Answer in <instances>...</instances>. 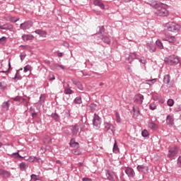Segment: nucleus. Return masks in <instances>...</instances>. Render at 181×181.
Wrapping results in <instances>:
<instances>
[{"label": "nucleus", "mask_w": 181, "mask_h": 181, "mask_svg": "<svg viewBox=\"0 0 181 181\" xmlns=\"http://www.w3.org/2000/svg\"><path fill=\"white\" fill-rule=\"evenodd\" d=\"M147 5H150L151 8L155 9V13L158 16H169V11H168V6L159 3L155 0L146 1Z\"/></svg>", "instance_id": "f257e3e1"}, {"label": "nucleus", "mask_w": 181, "mask_h": 181, "mask_svg": "<svg viewBox=\"0 0 181 181\" xmlns=\"http://www.w3.org/2000/svg\"><path fill=\"white\" fill-rule=\"evenodd\" d=\"M164 62L167 64H170V66H175L180 63V59H179V57L176 55H170L168 57H165Z\"/></svg>", "instance_id": "f03ea898"}, {"label": "nucleus", "mask_w": 181, "mask_h": 181, "mask_svg": "<svg viewBox=\"0 0 181 181\" xmlns=\"http://www.w3.org/2000/svg\"><path fill=\"white\" fill-rule=\"evenodd\" d=\"M180 25L175 22H170L167 24V29L169 32H179V30H180Z\"/></svg>", "instance_id": "7ed1b4c3"}, {"label": "nucleus", "mask_w": 181, "mask_h": 181, "mask_svg": "<svg viewBox=\"0 0 181 181\" xmlns=\"http://www.w3.org/2000/svg\"><path fill=\"white\" fill-rule=\"evenodd\" d=\"M93 125L95 128L98 129L101 127V117L98 116L97 114H94L93 119Z\"/></svg>", "instance_id": "20e7f679"}, {"label": "nucleus", "mask_w": 181, "mask_h": 181, "mask_svg": "<svg viewBox=\"0 0 181 181\" xmlns=\"http://www.w3.org/2000/svg\"><path fill=\"white\" fill-rule=\"evenodd\" d=\"M106 177H107V180H110V181L118 180V177H117V175H115V173L112 172L110 170H107L106 172Z\"/></svg>", "instance_id": "39448f33"}, {"label": "nucleus", "mask_w": 181, "mask_h": 181, "mask_svg": "<svg viewBox=\"0 0 181 181\" xmlns=\"http://www.w3.org/2000/svg\"><path fill=\"white\" fill-rule=\"evenodd\" d=\"M32 26H33V23L30 21H25L20 25V28L23 30H27V29H30Z\"/></svg>", "instance_id": "423d86ee"}, {"label": "nucleus", "mask_w": 181, "mask_h": 181, "mask_svg": "<svg viewBox=\"0 0 181 181\" xmlns=\"http://www.w3.org/2000/svg\"><path fill=\"white\" fill-rule=\"evenodd\" d=\"M105 131L109 132V134H114V126L111 124V123L105 122Z\"/></svg>", "instance_id": "0eeeda50"}, {"label": "nucleus", "mask_w": 181, "mask_h": 181, "mask_svg": "<svg viewBox=\"0 0 181 181\" xmlns=\"http://www.w3.org/2000/svg\"><path fill=\"white\" fill-rule=\"evenodd\" d=\"M136 169L138 172H139L140 173H144V174L148 173V171L149 170V168H148V166L145 165H137Z\"/></svg>", "instance_id": "6e6552de"}, {"label": "nucleus", "mask_w": 181, "mask_h": 181, "mask_svg": "<svg viewBox=\"0 0 181 181\" xmlns=\"http://www.w3.org/2000/svg\"><path fill=\"white\" fill-rule=\"evenodd\" d=\"M0 176H1V177H3L4 179H8V177H11V172L1 168L0 169Z\"/></svg>", "instance_id": "1a4fd4ad"}, {"label": "nucleus", "mask_w": 181, "mask_h": 181, "mask_svg": "<svg viewBox=\"0 0 181 181\" xmlns=\"http://www.w3.org/2000/svg\"><path fill=\"white\" fill-rule=\"evenodd\" d=\"M177 155V148H172L168 151V158H170L172 159V158H174V156H176Z\"/></svg>", "instance_id": "9d476101"}, {"label": "nucleus", "mask_w": 181, "mask_h": 181, "mask_svg": "<svg viewBox=\"0 0 181 181\" xmlns=\"http://www.w3.org/2000/svg\"><path fill=\"white\" fill-rule=\"evenodd\" d=\"M125 173L127 175L128 177H135V171L132 169V168H126Z\"/></svg>", "instance_id": "9b49d317"}, {"label": "nucleus", "mask_w": 181, "mask_h": 181, "mask_svg": "<svg viewBox=\"0 0 181 181\" xmlns=\"http://www.w3.org/2000/svg\"><path fill=\"white\" fill-rule=\"evenodd\" d=\"M162 40L165 42H168L169 43H175V42H176V37L175 36H172V35H168L165 37H163Z\"/></svg>", "instance_id": "f8f14e48"}, {"label": "nucleus", "mask_w": 181, "mask_h": 181, "mask_svg": "<svg viewBox=\"0 0 181 181\" xmlns=\"http://www.w3.org/2000/svg\"><path fill=\"white\" fill-rule=\"evenodd\" d=\"M134 103L136 104H142L144 103V95L141 93H139L134 97Z\"/></svg>", "instance_id": "ddd939ff"}, {"label": "nucleus", "mask_w": 181, "mask_h": 181, "mask_svg": "<svg viewBox=\"0 0 181 181\" xmlns=\"http://www.w3.org/2000/svg\"><path fill=\"white\" fill-rule=\"evenodd\" d=\"M166 124L168 125V127H172L173 125H175V119L173 118V116L169 115L166 117Z\"/></svg>", "instance_id": "4468645a"}, {"label": "nucleus", "mask_w": 181, "mask_h": 181, "mask_svg": "<svg viewBox=\"0 0 181 181\" xmlns=\"http://www.w3.org/2000/svg\"><path fill=\"white\" fill-rule=\"evenodd\" d=\"M1 30H9L10 32H12V30H13V25L6 23L1 25Z\"/></svg>", "instance_id": "2eb2a0df"}, {"label": "nucleus", "mask_w": 181, "mask_h": 181, "mask_svg": "<svg viewBox=\"0 0 181 181\" xmlns=\"http://www.w3.org/2000/svg\"><path fill=\"white\" fill-rule=\"evenodd\" d=\"M71 134H72V136H76L77 134H78V124H75L71 126Z\"/></svg>", "instance_id": "dca6fc26"}, {"label": "nucleus", "mask_w": 181, "mask_h": 181, "mask_svg": "<svg viewBox=\"0 0 181 181\" xmlns=\"http://www.w3.org/2000/svg\"><path fill=\"white\" fill-rule=\"evenodd\" d=\"M135 59H138V55L135 53H130L129 57H127V60L129 61V63H132Z\"/></svg>", "instance_id": "f3484780"}, {"label": "nucleus", "mask_w": 181, "mask_h": 181, "mask_svg": "<svg viewBox=\"0 0 181 181\" xmlns=\"http://www.w3.org/2000/svg\"><path fill=\"white\" fill-rule=\"evenodd\" d=\"M146 47L149 49V52H151V53H153V52H156V47L155 46V45L152 43H147Z\"/></svg>", "instance_id": "a211bd4d"}, {"label": "nucleus", "mask_w": 181, "mask_h": 181, "mask_svg": "<svg viewBox=\"0 0 181 181\" xmlns=\"http://www.w3.org/2000/svg\"><path fill=\"white\" fill-rule=\"evenodd\" d=\"M20 170L26 171V169L29 168V165L25 162H22L19 165Z\"/></svg>", "instance_id": "6ab92c4d"}, {"label": "nucleus", "mask_w": 181, "mask_h": 181, "mask_svg": "<svg viewBox=\"0 0 181 181\" xmlns=\"http://www.w3.org/2000/svg\"><path fill=\"white\" fill-rule=\"evenodd\" d=\"M33 35H23L22 36V39L24 42H28V40H33Z\"/></svg>", "instance_id": "aec40b11"}, {"label": "nucleus", "mask_w": 181, "mask_h": 181, "mask_svg": "<svg viewBox=\"0 0 181 181\" xmlns=\"http://www.w3.org/2000/svg\"><path fill=\"white\" fill-rule=\"evenodd\" d=\"M6 21L12 22L13 23H16V22H18V21H19V18L12 17L11 16H9L6 18Z\"/></svg>", "instance_id": "412c9836"}, {"label": "nucleus", "mask_w": 181, "mask_h": 181, "mask_svg": "<svg viewBox=\"0 0 181 181\" xmlns=\"http://www.w3.org/2000/svg\"><path fill=\"white\" fill-rule=\"evenodd\" d=\"M35 33H37V35H39L40 36H41L42 37H46V35H47V33H46V31H43L42 30H36L35 31Z\"/></svg>", "instance_id": "4be33fe9"}, {"label": "nucleus", "mask_w": 181, "mask_h": 181, "mask_svg": "<svg viewBox=\"0 0 181 181\" xmlns=\"http://www.w3.org/2000/svg\"><path fill=\"white\" fill-rule=\"evenodd\" d=\"M64 93L67 95L73 94L74 91L71 90V88H66V86H64Z\"/></svg>", "instance_id": "5701e85b"}, {"label": "nucleus", "mask_w": 181, "mask_h": 181, "mask_svg": "<svg viewBox=\"0 0 181 181\" xmlns=\"http://www.w3.org/2000/svg\"><path fill=\"white\" fill-rule=\"evenodd\" d=\"M93 4L96 6H100V8H101V9H104V8H105L104 4H103L101 2V1H100V0H94Z\"/></svg>", "instance_id": "b1692460"}, {"label": "nucleus", "mask_w": 181, "mask_h": 181, "mask_svg": "<svg viewBox=\"0 0 181 181\" xmlns=\"http://www.w3.org/2000/svg\"><path fill=\"white\" fill-rule=\"evenodd\" d=\"M9 105H11L9 101L3 103L1 106L3 111H8L9 110Z\"/></svg>", "instance_id": "393cba45"}, {"label": "nucleus", "mask_w": 181, "mask_h": 181, "mask_svg": "<svg viewBox=\"0 0 181 181\" xmlns=\"http://www.w3.org/2000/svg\"><path fill=\"white\" fill-rule=\"evenodd\" d=\"M163 83L164 84H169L170 83V75L166 74L163 77Z\"/></svg>", "instance_id": "a878e982"}, {"label": "nucleus", "mask_w": 181, "mask_h": 181, "mask_svg": "<svg viewBox=\"0 0 181 181\" xmlns=\"http://www.w3.org/2000/svg\"><path fill=\"white\" fill-rule=\"evenodd\" d=\"M158 127L159 126H158V124H155L154 122H151L148 123V128L151 129H158Z\"/></svg>", "instance_id": "bb28decb"}, {"label": "nucleus", "mask_w": 181, "mask_h": 181, "mask_svg": "<svg viewBox=\"0 0 181 181\" xmlns=\"http://www.w3.org/2000/svg\"><path fill=\"white\" fill-rule=\"evenodd\" d=\"M113 152L114 153H118V152H119V148H118V144H117L116 140H115V144L113 146Z\"/></svg>", "instance_id": "cd10ccee"}, {"label": "nucleus", "mask_w": 181, "mask_h": 181, "mask_svg": "<svg viewBox=\"0 0 181 181\" xmlns=\"http://www.w3.org/2000/svg\"><path fill=\"white\" fill-rule=\"evenodd\" d=\"M29 162H39V160H40V158H37V157H35V156H30L28 158Z\"/></svg>", "instance_id": "c85d7f7f"}, {"label": "nucleus", "mask_w": 181, "mask_h": 181, "mask_svg": "<svg viewBox=\"0 0 181 181\" xmlns=\"http://www.w3.org/2000/svg\"><path fill=\"white\" fill-rule=\"evenodd\" d=\"M102 40L104 43H107V45H110L111 43V40L107 36H103Z\"/></svg>", "instance_id": "c756f323"}, {"label": "nucleus", "mask_w": 181, "mask_h": 181, "mask_svg": "<svg viewBox=\"0 0 181 181\" xmlns=\"http://www.w3.org/2000/svg\"><path fill=\"white\" fill-rule=\"evenodd\" d=\"M156 81H157L156 78L146 80V84H148V86H152L153 84H155V83H156Z\"/></svg>", "instance_id": "7c9ffc66"}, {"label": "nucleus", "mask_w": 181, "mask_h": 181, "mask_svg": "<svg viewBox=\"0 0 181 181\" xmlns=\"http://www.w3.org/2000/svg\"><path fill=\"white\" fill-rule=\"evenodd\" d=\"M156 46L160 48V49H164L163 44L160 40H157L156 42Z\"/></svg>", "instance_id": "2f4dec72"}, {"label": "nucleus", "mask_w": 181, "mask_h": 181, "mask_svg": "<svg viewBox=\"0 0 181 181\" xmlns=\"http://www.w3.org/2000/svg\"><path fill=\"white\" fill-rule=\"evenodd\" d=\"M74 104H81V103H83V100H81V98L80 96H78L74 100Z\"/></svg>", "instance_id": "473e14b6"}, {"label": "nucleus", "mask_w": 181, "mask_h": 181, "mask_svg": "<svg viewBox=\"0 0 181 181\" xmlns=\"http://www.w3.org/2000/svg\"><path fill=\"white\" fill-rule=\"evenodd\" d=\"M6 87H7V85L5 81L0 82L1 90H2L4 91V90H5V88H6Z\"/></svg>", "instance_id": "72a5a7b5"}, {"label": "nucleus", "mask_w": 181, "mask_h": 181, "mask_svg": "<svg viewBox=\"0 0 181 181\" xmlns=\"http://www.w3.org/2000/svg\"><path fill=\"white\" fill-rule=\"evenodd\" d=\"M52 118H53V119H54L55 121H59V119H60V118L59 117V115H57V113H52L51 115Z\"/></svg>", "instance_id": "f704fd0d"}, {"label": "nucleus", "mask_w": 181, "mask_h": 181, "mask_svg": "<svg viewBox=\"0 0 181 181\" xmlns=\"http://www.w3.org/2000/svg\"><path fill=\"white\" fill-rule=\"evenodd\" d=\"M19 71H16V74L14 76V80H22V76H21V74H19Z\"/></svg>", "instance_id": "c9c22d12"}, {"label": "nucleus", "mask_w": 181, "mask_h": 181, "mask_svg": "<svg viewBox=\"0 0 181 181\" xmlns=\"http://www.w3.org/2000/svg\"><path fill=\"white\" fill-rule=\"evenodd\" d=\"M141 135L144 138H146V136H149V132H148L146 129H144L141 132Z\"/></svg>", "instance_id": "e433bc0d"}, {"label": "nucleus", "mask_w": 181, "mask_h": 181, "mask_svg": "<svg viewBox=\"0 0 181 181\" xmlns=\"http://www.w3.org/2000/svg\"><path fill=\"white\" fill-rule=\"evenodd\" d=\"M167 104L169 107H173L175 104V100H173V99H169L167 102Z\"/></svg>", "instance_id": "4c0bfd02"}, {"label": "nucleus", "mask_w": 181, "mask_h": 181, "mask_svg": "<svg viewBox=\"0 0 181 181\" xmlns=\"http://www.w3.org/2000/svg\"><path fill=\"white\" fill-rule=\"evenodd\" d=\"M7 38L6 37H2L0 38V45H5L6 43Z\"/></svg>", "instance_id": "58836bf2"}, {"label": "nucleus", "mask_w": 181, "mask_h": 181, "mask_svg": "<svg viewBox=\"0 0 181 181\" xmlns=\"http://www.w3.org/2000/svg\"><path fill=\"white\" fill-rule=\"evenodd\" d=\"M115 117L117 122H121V117L119 116V113H118V112H115Z\"/></svg>", "instance_id": "ea45409f"}, {"label": "nucleus", "mask_w": 181, "mask_h": 181, "mask_svg": "<svg viewBox=\"0 0 181 181\" xmlns=\"http://www.w3.org/2000/svg\"><path fill=\"white\" fill-rule=\"evenodd\" d=\"M48 80L49 81H53V80H56V78L54 77V75L53 74H50L48 76Z\"/></svg>", "instance_id": "a19ab883"}, {"label": "nucleus", "mask_w": 181, "mask_h": 181, "mask_svg": "<svg viewBox=\"0 0 181 181\" xmlns=\"http://www.w3.org/2000/svg\"><path fill=\"white\" fill-rule=\"evenodd\" d=\"M54 69H59V67H60V69H62V70H64V66H63V65H59L58 64H55L54 65Z\"/></svg>", "instance_id": "79ce46f5"}, {"label": "nucleus", "mask_w": 181, "mask_h": 181, "mask_svg": "<svg viewBox=\"0 0 181 181\" xmlns=\"http://www.w3.org/2000/svg\"><path fill=\"white\" fill-rule=\"evenodd\" d=\"M30 177H31V180H33V181L39 180V179H37V175H36L35 174L31 175Z\"/></svg>", "instance_id": "37998d69"}, {"label": "nucleus", "mask_w": 181, "mask_h": 181, "mask_svg": "<svg viewBox=\"0 0 181 181\" xmlns=\"http://www.w3.org/2000/svg\"><path fill=\"white\" fill-rule=\"evenodd\" d=\"M140 63H142V64H146V59L145 58H138L137 59Z\"/></svg>", "instance_id": "c03bdc74"}, {"label": "nucleus", "mask_w": 181, "mask_h": 181, "mask_svg": "<svg viewBox=\"0 0 181 181\" xmlns=\"http://www.w3.org/2000/svg\"><path fill=\"white\" fill-rule=\"evenodd\" d=\"M77 88H78V90H81V91H83V90H84V87H83V84L81 83V82L78 83V86H76Z\"/></svg>", "instance_id": "a18cd8bd"}, {"label": "nucleus", "mask_w": 181, "mask_h": 181, "mask_svg": "<svg viewBox=\"0 0 181 181\" xmlns=\"http://www.w3.org/2000/svg\"><path fill=\"white\" fill-rule=\"evenodd\" d=\"M31 67L30 65H27L24 67V73H28L29 70H30Z\"/></svg>", "instance_id": "49530a36"}, {"label": "nucleus", "mask_w": 181, "mask_h": 181, "mask_svg": "<svg viewBox=\"0 0 181 181\" xmlns=\"http://www.w3.org/2000/svg\"><path fill=\"white\" fill-rule=\"evenodd\" d=\"M69 145H70V146H74V145H77V142H76V141L74 140V139H71V141H70Z\"/></svg>", "instance_id": "de8ad7c7"}, {"label": "nucleus", "mask_w": 181, "mask_h": 181, "mask_svg": "<svg viewBox=\"0 0 181 181\" xmlns=\"http://www.w3.org/2000/svg\"><path fill=\"white\" fill-rule=\"evenodd\" d=\"M149 108H150V110H152V111H153V110H156V105H155L153 104H150Z\"/></svg>", "instance_id": "09e8293b"}, {"label": "nucleus", "mask_w": 181, "mask_h": 181, "mask_svg": "<svg viewBox=\"0 0 181 181\" xmlns=\"http://www.w3.org/2000/svg\"><path fill=\"white\" fill-rule=\"evenodd\" d=\"M40 103H45V95H41L40 97Z\"/></svg>", "instance_id": "8fccbe9b"}, {"label": "nucleus", "mask_w": 181, "mask_h": 181, "mask_svg": "<svg viewBox=\"0 0 181 181\" xmlns=\"http://www.w3.org/2000/svg\"><path fill=\"white\" fill-rule=\"evenodd\" d=\"M17 155V158H23L22 157L20 154H19V152H16V153H13L11 156L13 158V156H16Z\"/></svg>", "instance_id": "3c124183"}, {"label": "nucleus", "mask_w": 181, "mask_h": 181, "mask_svg": "<svg viewBox=\"0 0 181 181\" xmlns=\"http://www.w3.org/2000/svg\"><path fill=\"white\" fill-rule=\"evenodd\" d=\"M71 81L74 86H78V84L80 83V81L76 80V79H71Z\"/></svg>", "instance_id": "603ef678"}, {"label": "nucleus", "mask_w": 181, "mask_h": 181, "mask_svg": "<svg viewBox=\"0 0 181 181\" xmlns=\"http://www.w3.org/2000/svg\"><path fill=\"white\" fill-rule=\"evenodd\" d=\"M99 28H100V33L103 34L105 32V29L104 28V26H101Z\"/></svg>", "instance_id": "864d4df0"}, {"label": "nucleus", "mask_w": 181, "mask_h": 181, "mask_svg": "<svg viewBox=\"0 0 181 181\" xmlns=\"http://www.w3.org/2000/svg\"><path fill=\"white\" fill-rule=\"evenodd\" d=\"M20 57H21V62H23V60L25 59V58L26 57V54H20Z\"/></svg>", "instance_id": "5fc2aeb1"}, {"label": "nucleus", "mask_w": 181, "mask_h": 181, "mask_svg": "<svg viewBox=\"0 0 181 181\" xmlns=\"http://www.w3.org/2000/svg\"><path fill=\"white\" fill-rule=\"evenodd\" d=\"M177 165L179 168H181V156H180L177 159Z\"/></svg>", "instance_id": "6e6d98bb"}, {"label": "nucleus", "mask_w": 181, "mask_h": 181, "mask_svg": "<svg viewBox=\"0 0 181 181\" xmlns=\"http://www.w3.org/2000/svg\"><path fill=\"white\" fill-rule=\"evenodd\" d=\"M31 115L33 118H36V117H37V113H36V112H33L31 113Z\"/></svg>", "instance_id": "4d7b16f0"}, {"label": "nucleus", "mask_w": 181, "mask_h": 181, "mask_svg": "<svg viewBox=\"0 0 181 181\" xmlns=\"http://www.w3.org/2000/svg\"><path fill=\"white\" fill-rule=\"evenodd\" d=\"M83 181H93V180H91V178H88V177H83L82 179Z\"/></svg>", "instance_id": "13d9d810"}, {"label": "nucleus", "mask_w": 181, "mask_h": 181, "mask_svg": "<svg viewBox=\"0 0 181 181\" xmlns=\"http://www.w3.org/2000/svg\"><path fill=\"white\" fill-rule=\"evenodd\" d=\"M72 148H78V143L77 142V144H74V146H71Z\"/></svg>", "instance_id": "bf43d9fd"}, {"label": "nucleus", "mask_w": 181, "mask_h": 181, "mask_svg": "<svg viewBox=\"0 0 181 181\" xmlns=\"http://www.w3.org/2000/svg\"><path fill=\"white\" fill-rule=\"evenodd\" d=\"M57 56L58 57H63V54L62 52H58Z\"/></svg>", "instance_id": "052dcab7"}, {"label": "nucleus", "mask_w": 181, "mask_h": 181, "mask_svg": "<svg viewBox=\"0 0 181 181\" xmlns=\"http://www.w3.org/2000/svg\"><path fill=\"white\" fill-rule=\"evenodd\" d=\"M124 2H125L126 4H129V2H132V0H123Z\"/></svg>", "instance_id": "680f3d73"}, {"label": "nucleus", "mask_w": 181, "mask_h": 181, "mask_svg": "<svg viewBox=\"0 0 181 181\" xmlns=\"http://www.w3.org/2000/svg\"><path fill=\"white\" fill-rule=\"evenodd\" d=\"M56 163H57L58 165H62V161H60V160H57L56 161Z\"/></svg>", "instance_id": "e2e57ef3"}, {"label": "nucleus", "mask_w": 181, "mask_h": 181, "mask_svg": "<svg viewBox=\"0 0 181 181\" xmlns=\"http://www.w3.org/2000/svg\"><path fill=\"white\" fill-rule=\"evenodd\" d=\"M65 88H71V87H70V84L66 83V86H65Z\"/></svg>", "instance_id": "0e129e2a"}, {"label": "nucleus", "mask_w": 181, "mask_h": 181, "mask_svg": "<svg viewBox=\"0 0 181 181\" xmlns=\"http://www.w3.org/2000/svg\"><path fill=\"white\" fill-rule=\"evenodd\" d=\"M18 100H19V98H13V100H14V101H18Z\"/></svg>", "instance_id": "69168bd1"}, {"label": "nucleus", "mask_w": 181, "mask_h": 181, "mask_svg": "<svg viewBox=\"0 0 181 181\" xmlns=\"http://www.w3.org/2000/svg\"><path fill=\"white\" fill-rule=\"evenodd\" d=\"M99 86H104V83L101 82Z\"/></svg>", "instance_id": "338daca9"}, {"label": "nucleus", "mask_w": 181, "mask_h": 181, "mask_svg": "<svg viewBox=\"0 0 181 181\" xmlns=\"http://www.w3.org/2000/svg\"><path fill=\"white\" fill-rule=\"evenodd\" d=\"M2 143L1 142H0V148L2 146Z\"/></svg>", "instance_id": "774afa93"}]
</instances>
